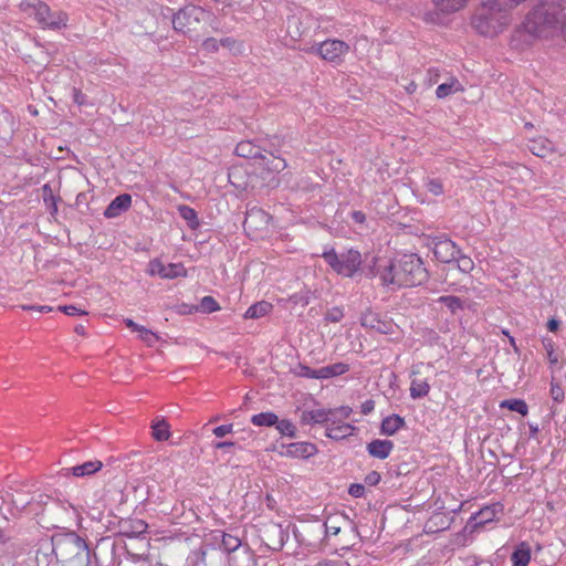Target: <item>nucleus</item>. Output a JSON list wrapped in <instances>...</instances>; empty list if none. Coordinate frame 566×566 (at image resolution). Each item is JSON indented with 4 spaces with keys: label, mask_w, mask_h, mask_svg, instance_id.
I'll return each mask as SVG.
<instances>
[{
    "label": "nucleus",
    "mask_w": 566,
    "mask_h": 566,
    "mask_svg": "<svg viewBox=\"0 0 566 566\" xmlns=\"http://www.w3.org/2000/svg\"><path fill=\"white\" fill-rule=\"evenodd\" d=\"M379 481H380V474L376 471L368 473L365 478V482L368 485H376L379 483Z\"/></svg>",
    "instance_id": "53"
},
{
    "label": "nucleus",
    "mask_w": 566,
    "mask_h": 566,
    "mask_svg": "<svg viewBox=\"0 0 566 566\" xmlns=\"http://www.w3.org/2000/svg\"><path fill=\"white\" fill-rule=\"evenodd\" d=\"M348 493L353 497H356V499L361 497L365 494V486L363 484H359V483H354V484H352L349 486Z\"/></svg>",
    "instance_id": "52"
},
{
    "label": "nucleus",
    "mask_w": 566,
    "mask_h": 566,
    "mask_svg": "<svg viewBox=\"0 0 566 566\" xmlns=\"http://www.w3.org/2000/svg\"><path fill=\"white\" fill-rule=\"evenodd\" d=\"M199 310L202 313H213L220 310L218 302L212 296H203L200 300Z\"/></svg>",
    "instance_id": "37"
},
{
    "label": "nucleus",
    "mask_w": 566,
    "mask_h": 566,
    "mask_svg": "<svg viewBox=\"0 0 566 566\" xmlns=\"http://www.w3.org/2000/svg\"><path fill=\"white\" fill-rule=\"evenodd\" d=\"M19 9L29 18H34L43 29L60 30L65 28L69 17L63 11H52L50 7L40 0H22Z\"/></svg>",
    "instance_id": "4"
},
{
    "label": "nucleus",
    "mask_w": 566,
    "mask_h": 566,
    "mask_svg": "<svg viewBox=\"0 0 566 566\" xmlns=\"http://www.w3.org/2000/svg\"><path fill=\"white\" fill-rule=\"evenodd\" d=\"M286 161L285 159L281 157H274L271 161V165L269 166V169L275 172H280L286 168Z\"/></svg>",
    "instance_id": "50"
},
{
    "label": "nucleus",
    "mask_w": 566,
    "mask_h": 566,
    "mask_svg": "<svg viewBox=\"0 0 566 566\" xmlns=\"http://www.w3.org/2000/svg\"><path fill=\"white\" fill-rule=\"evenodd\" d=\"M273 310V305L268 301H260L252 304L244 313L245 319H258L269 315Z\"/></svg>",
    "instance_id": "21"
},
{
    "label": "nucleus",
    "mask_w": 566,
    "mask_h": 566,
    "mask_svg": "<svg viewBox=\"0 0 566 566\" xmlns=\"http://www.w3.org/2000/svg\"><path fill=\"white\" fill-rule=\"evenodd\" d=\"M524 0H496L497 6H504L507 7V9H513L518 3L523 2Z\"/></svg>",
    "instance_id": "54"
},
{
    "label": "nucleus",
    "mask_w": 566,
    "mask_h": 566,
    "mask_svg": "<svg viewBox=\"0 0 566 566\" xmlns=\"http://www.w3.org/2000/svg\"><path fill=\"white\" fill-rule=\"evenodd\" d=\"M271 217L266 212L255 207L249 209L245 214L244 227L253 228L256 222H261L266 226Z\"/></svg>",
    "instance_id": "25"
},
{
    "label": "nucleus",
    "mask_w": 566,
    "mask_h": 566,
    "mask_svg": "<svg viewBox=\"0 0 566 566\" xmlns=\"http://www.w3.org/2000/svg\"><path fill=\"white\" fill-rule=\"evenodd\" d=\"M353 409L348 406H340L334 409H328V419L325 421L326 427H335L342 422H348Z\"/></svg>",
    "instance_id": "19"
},
{
    "label": "nucleus",
    "mask_w": 566,
    "mask_h": 566,
    "mask_svg": "<svg viewBox=\"0 0 566 566\" xmlns=\"http://www.w3.org/2000/svg\"><path fill=\"white\" fill-rule=\"evenodd\" d=\"M349 370V366L344 363H336L333 365L324 366L319 368L321 378L328 379L335 376L344 375Z\"/></svg>",
    "instance_id": "26"
},
{
    "label": "nucleus",
    "mask_w": 566,
    "mask_h": 566,
    "mask_svg": "<svg viewBox=\"0 0 566 566\" xmlns=\"http://www.w3.org/2000/svg\"><path fill=\"white\" fill-rule=\"evenodd\" d=\"M318 449L317 447L312 442L306 441H300V442H292L287 444H282V451L281 454L289 457V458H295V459H310L317 454Z\"/></svg>",
    "instance_id": "12"
},
{
    "label": "nucleus",
    "mask_w": 566,
    "mask_h": 566,
    "mask_svg": "<svg viewBox=\"0 0 566 566\" xmlns=\"http://www.w3.org/2000/svg\"><path fill=\"white\" fill-rule=\"evenodd\" d=\"M232 44H234V40L232 38H224L220 40V45L230 48Z\"/></svg>",
    "instance_id": "62"
},
{
    "label": "nucleus",
    "mask_w": 566,
    "mask_h": 566,
    "mask_svg": "<svg viewBox=\"0 0 566 566\" xmlns=\"http://www.w3.org/2000/svg\"><path fill=\"white\" fill-rule=\"evenodd\" d=\"M360 324L364 328L386 335L394 334L398 327L392 319L382 317L373 311H366L361 314Z\"/></svg>",
    "instance_id": "10"
},
{
    "label": "nucleus",
    "mask_w": 566,
    "mask_h": 566,
    "mask_svg": "<svg viewBox=\"0 0 566 566\" xmlns=\"http://www.w3.org/2000/svg\"><path fill=\"white\" fill-rule=\"evenodd\" d=\"M102 467H103V463L99 460H93V461H87L82 464L72 467L70 469V471L72 472V474L74 476L83 478V476L91 475V474L99 471L102 469Z\"/></svg>",
    "instance_id": "24"
},
{
    "label": "nucleus",
    "mask_w": 566,
    "mask_h": 566,
    "mask_svg": "<svg viewBox=\"0 0 566 566\" xmlns=\"http://www.w3.org/2000/svg\"><path fill=\"white\" fill-rule=\"evenodd\" d=\"M220 46V41L214 38H208L202 42V49L207 52H216Z\"/></svg>",
    "instance_id": "49"
},
{
    "label": "nucleus",
    "mask_w": 566,
    "mask_h": 566,
    "mask_svg": "<svg viewBox=\"0 0 566 566\" xmlns=\"http://www.w3.org/2000/svg\"><path fill=\"white\" fill-rule=\"evenodd\" d=\"M374 409V402L371 400H368L364 402L363 405V412L366 415Z\"/></svg>",
    "instance_id": "60"
},
{
    "label": "nucleus",
    "mask_w": 566,
    "mask_h": 566,
    "mask_svg": "<svg viewBox=\"0 0 566 566\" xmlns=\"http://www.w3.org/2000/svg\"><path fill=\"white\" fill-rule=\"evenodd\" d=\"M376 274L381 284L391 290L421 285L429 276L423 261L415 253L401 254L380 262Z\"/></svg>",
    "instance_id": "2"
},
{
    "label": "nucleus",
    "mask_w": 566,
    "mask_h": 566,
    "mask_svg": "<svg viewBox=\"0 0 566 566\" xmlns=\"http://www.w3.org/2000/svg\"><path fill=\"white\" fill-rule=\"evenodd\" d=\"M501 408H506L511 411H515L522 416L528 413V406L523 399H507L500 403Z\"/></svg>",
    "instance_id": "32"
},
{
    "label": "nucleus",
    "mask_w": 566,
    "mask_h": 566,
    "mask_svg": "<svg viewBox=\"0 0 566 566\" xmlns=\"http://www.w3.org/2000/svg\"><path fill=\"white\" fill-rule=\"evenodd\" d=\"M74 102L77 103L78 105L84 104V96L77 90L74 91Z\"/></svg>",
    "instance_id": "59"
},
{
    "label": "nucleus",
    "mask_w": 566,
    "mask_h": 566,
    "mask_svg": "<svg viewBox=\"0 0 566 566\" xmlns=\"http://www.w3.org/2000/svg\"><path fill=\"white\" fill-rule=\"evenodd\" d=\"M531 557V545L527 542H521L511 555L512 566H528Z\"/></svg>",
    "instance_id": "18"
},
{
    "label": "nucleus",
    "mask_w": 566,
    "mask_h": 566,
    "mask_svg": "<svg viewBox=\"0 0 566 566\" xmlns=\"http://www.w3.org/2000/svg\"><path fill=\"white\" fill-rule=\"evenodd\" d=\"M251 422L256 427H273L277 422V416L272 411L260 412L251 417Z\"/></svg>",
    "instance_id": "28"
},
{
    "label": "nucleus",
    "mask_w": 566,
    "mask_h": 566,
    "mask_svg": "<svg viewBox=\"0 0 566 566\" xmlns=\"http://www.w3.org/2000/svg\"><path fill=\"white\" fill-rule=\"evenodd\" d=\"M151 429L153 437L157 441H166L170 437V427L165 420L155 422Z\"/></svg>",
    "instance_id": "33"
},
{
    "label": "nucleus",
    "mask_w": 566,
    "mask_h": 566,
    "mask_svg": "<svg viewBox=\"0 0 566 566\" xmlns=\"http://www.w3.org/2000/svg\"><path fill=\"white\" fill-rule=\"evenodd\" d=\"M416 88H417V85H416L413 82H411V83L406 87V90H407V92H408L409 94H412V93L416 91Z\"/></svg>",
    "instance_id": "64"
},
{
    "label": "nucleus",
    "mask_w": 566,
    "mask_h": 566,
    "mask_svg": "<svg viewBox=\"0 0 566 566\" xmlns=\"http://www.w3.org/2000/svg\"><path fill=\"white\" fill-rule=\"evenodd\" d=\"M438 301L446 305L452 313H455L458 310L462 308V302L457 296H441Z\"/></svg>",
    "instance_id": "39"
},
{
    "label": "nucleus",
    "mask_w": 566,
    "mask_h": 566,
    "mask_svg": "<svg viewBox=\"0 0 566 566\" xmlns=\"http://www.w3.org/2000/svg\"><path fill=\"white\" fill-rule=\"evenodd\" d=\"M462 90L461 83L457 78H451L448 83H442L437 87L436 95L438 98H444Z\"/></svg>",
    "instance_id": "27"
},
{
    "label": "nucleus",
    "mask_w": 566,
    "mask_h": 566,
    "mask_svg": "<svg viewBox=\"0 0 566 566\" xmlns=\"http://www.w3.org/2000/svg\"><path fill=\"white\" fill-rule=\"evenodd\" d=\"M132 206V196L123 193L115 197L104 211V217L114 219L119 217L123 212L127 211Z\"/></svg>",
    "instance_id": "15"
},
{
    "label": "nucleus",
    "mask_w": 566,
    "mask_h": 566,
    "mask_svg": "<svg viewBox=\"0 0 566 566\" xmlns=\"http://www.w3.org/2000/svg\"><path fill=\"white\" fill-rule=\"evenodd\" d=\"M559 327V321L555 319V318H551L548 322H547V328L551 331V332H555L557 331V328Z\"/></svg>",
    "instance_id": "58"
},
{
    "label": "nucleus",
    "mask_w": 566,
    "mask_h": 566,
    "mask_svg": "<svg viewBox=\"0 0 566 566\" xmlns=\"http://www.w3.org/2000/svg\"><path fill=\"white\" fill-rule=\"evenodd\" d=\"M59 311L63 312L69 316H82L87 314L85 310L78 308L75 305L59 306Z\"/></svg>",
    "instance_id": "47"
},
{
    "label": "nucleus",
    "mask_w": 566,
    "mask_h": 566,
    "mask_svg": "<svg viewBox=\"0 0 566 566\" xmlns=\"http://www.w3.org/2000/svg\"><path fill=\"white\" fill-rule=\"evenodd\" d=\"M232 447H234V442L232 441H219L213 444V448L218 450H223Z\"/></svg>",
    "instance_id": "56"
},
{
    "label": "nucleus",
    "mask_w": 566,
    "mask_h": 566,
    "mask_svg": "<svg viewBox=\"0 0 566 566\" xmlns=\"http://www.w3.org/2000/svg\"><path fill=\"white\" fill-rule=\"evenodd\" d=\"M137 333H138L139 338L143 342L147 343L148 345H151L157 340L156 334L143 325H140Z\"/></svg>",
    "instance_id": "44"
},
{
    "label": "nucleus",
    "mask_w": 566,
    "mask_h": 566,
    "mask_svg": "<svg viewBox=\"0 0 566 566\" xmlns=\"http://www.w3.org/2000/svg\"><path fill=\"white\" fill-rule=\"evenodd\" d=\"M124 323H125V325H126L128 328H130V329H132V331H134V332H137V331H138V328L140 327V325H139V324L135 323V322H134L133 319H130V318H125V319H124Z\"/></svg>",
    "instance_id": "57"
},
{
    "label": "nucleus",
    "mask_w": 566,
    "mask_h": 566,
    "mask_svg": "<svg viewBox=\"0 0 566 566\" xmlns=\"http://www.w3.org/2000/svg\"><path fill=\"white\" fill-rule=\"evenodd\" d=\"M276 430L282 434L286 436L289 438H295L296 437V427L295 424L289 420V419H282L279 420L275 424Z\"/></svg>",
    "instance_id": "36"
},
{
    "label": "nucleus",
    "mask_w": 566,
    "mask_h": 566,
    "mask_svg": "<svg viewBox=\"0 0 566 566\" xmlns=\"http://www.w3.org/2000/svg\"><path fill=\"white\" fill-rule=\"evenodd\" d=\"M52 307L51 306H48V305H35V310L36 312L39 313H50L52 312Z\"/></svg>",
    "instance_id": "61"
},
{
    "label": "nucleus",
    "mask_w": 566,
    "mask_h": 566,
    "mask_svg": "<svg viewBox=\"0 0 566 566\" xmlns=\"http://www.w3.org/2000/svg\"><path fill=\"white\" fill-rule=\"evenodd\" d=\"M394 449V443L390 440L375 439L367 444L369 455L376 459H387Z\"/></svg>",
    "instance_id": "16"
},
{
    "label": "nucleus",
    "mask_w": 566,
    "mask_h": 566,
    "mask_svg": "<svg viewBox=\"0 0 566 566\" xmlns=\"http://www.w3.org/2000/svg\"><path fill=\"white\" fill-rule=\"evenodd\" d=\"M235 153L242 157H251L255 156V153L252 151L251 144L249 142H242L237 145Z\"/></svg>",
    "instance_id": "46"
},
{
    "label": "nucleus",
    "mask_w": 566,
    "mask_h": 566,
    "mask_svg": "<svg viewBox=\"0 0 566 566\" xmlns=\"http://www.w3.org/2000/svg\"><path fill=\"white\" fill-rule=\"evenodd\" d=\"M179 216L187 222L190 229H197L200 224L198 214L195 209L189 206H179L178 207Z\"/></svg>",
    "instance_id": "31"
},
{
    "label": "nucleus",
    "mask_w": 566,
    "mask_h": 566,
    "mask_svg": "<svg viewBox=\"0 0 566 566\" xmlns=\"http://www.w3.org/2000/svg\"><path fill=\"white\" fill-rule=\"evenodd\" d=\"M503 505L499 502L482 507L479 512L474 513L469 522L476 524V531L485 524L494 521L500 514L503 513Z\"/></svg>",
    "instance_id": "14"
},
{
    "label": "nucleus",
    "mask_w": 566,
    "mask_h": 566,
    "mask_svg": "<svg viewBox=\"0 0 566 566\" xmlns=\"http://www.w3.org/2000/svg\"><path fill=\"white\" fill-rule=\"evenodd\" d=\"M349 46L340 40H326L317 45H313L305 50L308 53H315L323 60L328 62H339L343 56L348 52Z\"/></svg>",
    "instance_id": "9"
},
{
    "label": "nucleus",
    "mask_w": 566,
    "mask_h": 566,
    "mask_svg": "<svg viewBox=\"0 0 566 566\" xmlns=\"http://www.w3.org/2000/svg\"><path fill=\"white\" fill-rule=\"evenodd\" d=\"M475 532H478L476 524L468 521L463 530L453 535L451 539L452 547L460 548L470 545L473 542V534Z\"/></svg>",
    "instance_id": "17"
},
{
    "label": "nucleus",
    "mask_w": 566,
    "mask_h": 566,
    "mask_svg": "<svg viewBox=\"0 0 566 566\" xmlns=\"http://www.w3.org/2000/svg\"><path fill=\"white\" fill-rule=\"evenodd\" d=\"M457 263L458 269L463 273H469L473 269V261L467 255L459 253L457 259L453 260Z\"/></svg>",
    "instance_id": "40"
},
{
    "label": "nucleus",
    "mask_w": 566,
    "mask_h": 566,
    "mask_svg": "<svg viewBox=\"0 0 566 566\" xmlns=\"http://www.w3.org/2000/svg\"><path fill=\"white\" fill-rule=\"evenodd\" d=\"M322 258L339 275L352 277L361 265L360 252L354 249L337 253L334 248H325Z\"/></svg>",
    "instance_id": "5"
},
{
    "label": "nucleus",
    "mask_w": 566,
    "mask_h": 566,
    "mask_svg": "<svg viewBox=\"0 0 566 566\" xmlns=\"http://www.w3.org/2000/svg\"><path fill=\"white\" fill-rule=\"evenodd\" d=\"M310 292H298L289 297V301L294 305H301L302 307H305L310 304Z\"/></svg>",
    "instance_id": "42"
},
{
    "label": "nucleus",
    "mask_w": 566,
    "mask_h": 566,
    "mask_svg": "<svg viewBox=\"0 0 566 566\" xmlns=\"http://www.w3.org/2000/svg\"><path fill=\"white\" fill-rule=\"evenodd\" d=\"M52 549L62 563L72 560L87 551V545L76 533L69 532L52 538Z\"/></svg>",
    "instance_id": "6"
},
{
    "label": "nucleus",
    "mask_w": 566,
    "mask_h": 566,
    "mask_svg": "<svg viewBox=\"0 0 566 566\" xmlns=\"http://www.w3.org/2000/svg\"><path fill=\"white\" fill-rule=\"evenodd\" d=\"M430 391V385L424 379H412L410 384V397L419 399L426 397Z\"/></svg>",
    "instance_id": "30"
},
{
    "label": "nucleus",
    "mask_w": 566,
    "mask_h": 566,
    "mask_svg": "<svg viewBox=\"0 0 566 566\" xmlns=\"http://www.w3.org/2000/svg\"><path fill=\"white\" fill-rule=\"evenodd\" d=\"M148 525L143 520H134L129 523V530H125L124 534L127 537H137L146 533Z\"/></svg>",
    "instance_id": "34"
},
{
    "label": "nucleus",
    "mask_w": 566,
    "mask_h": 566,
    "mask_svg": "<svg viewBox=\"0 0 566 566\" xmlns=\"http://www.w3.org/2000/svg\"><path fill=\"white\" fill-rule=\"evenodd\" d=\"M297 375L310 379H322L319 368L313 369L305 365H300Z\"/></svg>",
    "instance_id": "43"
},
{
    "label": "nucleus",
    "mask_w": 566,
    "mask_h": 566,
    "mask_svg": "<svg viewBox=\"0 0 566 566\" xmlns=\"http://www.w3.org/2000/svg\"><path fill=\"white\" fill-rule=\"evenodd\" d=\"M148 274L158 275L163 279H176L186 276V269L181 263L165 264L159 259H154L148 263Z\"/></svg>",
    "instance_id": "11"
},
{
    "label": "nucleus",
    "mask_w": 566,
    "mask_h": 566,
    "mask_svg": "<svg viewBox=\"0 0 566 566\" xmlns=\"http://www.w3.org/2000/svg\"><path fill=\"white\" fill-rule=\"evenodd\" d=\"M207 14L208 12L201 7L186 6L174 15V29L186 34L193 30L196 24L203 21Z\"/></svg>",
    "instance_id": "7"
},
{
    "label": "nucleus",
    "mask_w": 566,
    "mask_h": 566,
    "mask_svg": "<svg viewBox=\"0 0 566 566\" xmlns=\"http://www.w3.org/2000/svg\"><path fill=\"white\" fill-rule=\"evenodd\" d=\"M344 316L343 310L339 307H333L327 311L325 321L331 323H338Z\"/></svg>",
    "instance_id": "48"
},
{
    "label": "nucleus",
    "mask_w": 566,
    "mask_h": 566,
    "mask_svg": "<svg viewBox=\"0 0 566 566\" xmlns=\"http://www.w3.org/2000/svg\"><path fill=\"white\" fill-rule=\"evenodd\" d=\"M432 252L438 261L443 263H451L454 259H457L460 250L453 241L444 238L434 242Z\"/></svg>",
    "instance_id": "13"
},
{
    "label": "nucleus",
    "mask_w": 566,
    "mask_h": 566,
    "mask_svg": "<svg viewBox=\"0 0 566 566\" xmlns=\"http://www.w3.org/2000/svg\"><path fill=\"white\" fill-rule=\"evenodd\" d=\"M221 547L230 554L229 562L232 566H249L252 557L247 547H242L238 536L222 534Z\"/></svg>",
    "instance_id": "8"
},
{
    "label": "nucleus",
    "mask_w": 566,
    "mask_h": 566,
    "mask_svg": "<svg viewBox=\"0 0 566 566\" xmlns=\"http://www.w3.org/2000/svg\"><path fill=\"white\" fill-rule=\"evenodd\" d=\"M42 189H43V192H44V195H43L44 203L50 209L52 214L56 213V211H57L56 199H55V197L52 193L51 187L48 184H45L42 187Z\"/></svg>",
    "instance_id": "38"
},
{
    "label": "nucleus",
    "mask_w": 566,
    "mask_h": 566,
    "mask_svg": "<svg viewBox=\"0 0 566 566\" xmlns=\"http://www.w3.org/2000/svg\"><path fill=\"white\" fill-rule=\"evenodd\" d=\"M543 347L546 352V358L551 366H554L558 363L559 357L558 354L555 352V344L552 338L544 337L542 339Z\"/></svg>",
    "instance_id": "35"
},
{
    "label": "nucleus",
    "mask_w": 566,
    "mask_h": 566,
    "mask_svg": "<svg viewBox=\"0 0 566 566\" xmlns=\"http://www.w3.org/2000/svg\"><path fill=\"white\" fill-rule=\"evenodd\" d=\"M405 426V420L398 415H390L381 421L380 431L382 434L392 436Z\"/></svg>",
    "instance_id": "23"
},
{
    "label": "nucleus",
    "mask_w": 566,
    "mask_h": 566,
    "mask_svg": "<svg viewBox=\"0 0 566 566\" xmlns=\"http://www.w3.org/2000/svg\"><path fill=\"white\" fill-rule=\"evenodd\" d=\"M350 216L356 223H364L366 220V216L361 211H353Z\"/></svg>",
    "instance_id": "55"
},
{
    "label": "nucleus",
    "mask_w": 566,
    "mask_h": 566,
    "mask_svg": "<svg viewBox=\"0 0 566 566\" xmlns=\"http://www.w3.org/2000/svg\"><path fill=\"white\" fill-rule=\"evenodd\" d=\"M549 394L555 402H563L565 398L564 389L555 381L551 382Z\"/></svg>",
    "instance_id": "45"
},
{
    "label": "nucleus",
    "mask_w": 566,
    "mask_h": 566,
    "mask_svg": "<svg viewBox=\"0 0 566 566\" xmlns=\"http://www.w3.org/2000/svg\"><path fill=\"white\" fill-rule=\"evenodd\" d=\"M468 0H433L438 10L446 13H452L462 9Z\"/></svg>",
    "instance_id": "29"
},
{
    "label": "nucleus",
    "mask_w": 566,
    "mask_h": 566,
    "mask_svg": "<svg viewBox=\"0 0 566 566\" xmlns=\"http://www.w3.org/2000/svg\"><path fill=\"white\" fill-rule=\"evenodd\" d=\"M559 32L566 36V19L562 10L552 4H541L531 11L522 25L513 32L511 45L522 51L536 40L551 38Z\"/></svg>",
    "instance_id": "1"
},
{
    "label": "nucleus",
    "mask_w": 566,
    "mask_h": 566,
    "mask_svg": "<svg viewBox=\"0 0 566 566\" xmlns=\"http://www.w3.org/2000/svg\"><path fill=\"white\" fill-rule=\"evenodd\" d=\"M426 188L430 193L434 196H441L444 191L441 180L436 178H429L426 181Z\"/></svg>",
    "instance_id": "41"
},
{
    "label": "nucleus",
    "mask_w": 566,
    "mask_h": 566,
    "mask_svg": "<svg viewBox=\"0 0 566 566\" xmlns=\"http://www.w3.org/2000/svg\"><path fill=\"white\" fill-rule=\"evenodd\" d=\"M328 409L319 408L304 410L301 415V423L303 424H323L328 419Z\"/></svg>",
    "instance_id": "20"
},
{
    "label": "nucleus",
    "mask_w": 566,
    "mask_h": 566,
    "mask_svg": "<svg viewBox=\"0 0 566 566\" xmlns=\"http://www.w3.org/2000/svg\"><path fill=\"white\" fill-rule=\"evenodd\" d=\"M232 430H233V424L228 423V424H221V426L216 427L212 430V432L216 437L222 438V437L227 436L228 433H231Z\"/></svg>",
    "instance_id": "51"
},
{
    "label": "nucleus",
    "mask_w": 566,
    "mask_h": 566,
    "mask_svg": "<svg viewBox=\"0 0 566 566\" xmlns=\"http://www.w3.org/2000/svg\"><path fill=\"white\" fill-rule=\"evenodd\" d=\"M511 9L497 6L496 0L484 4L473 19L476 31L485 36H494L505 30L511 22Z\"/></svg>",
    "instance_id": "3"
},
{
    "label": "nucleus",
    "mask_w": 566,
    "mask_h": 566,
    "mask_svg": "<svg viewBox=\"0 0 566 566\" xmlns=\"http://www.w3.org/2000/svg\"><path fill=\"white\" fill-rule=\"evenodd\" d=\"M355 431V427L349 422H342L335 427H326V437L333 440H342L350 437Z\"/></svg>",
    "instance_id": "22"
},
{
    "label": "nucleus",
    "mask_w": 566,
    "mask_h": 566,
    "mask_svg": "<svg viewBox=\"0 0 566 566\" xmlns=\"http://www.w3.org/2000/svg\"><path fill=\"white\" fill-rule=\"evenodd\" d=\"M318 566H342L340 562L336 560H324L318 564Z\"/></svg>",
    "instance_id": "63"
}]
</instances>
